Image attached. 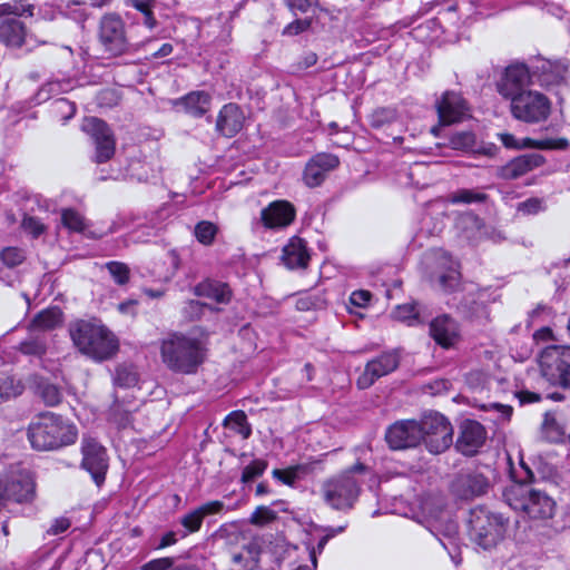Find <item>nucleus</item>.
I'll list each match as a JSON object with an SVG mask.
<instances>
[{"label": "nucleus", "mask_w": 570, "mask_h": 570, "mask_svg": "<svg viewBox=\"0 0 570 570\" xmlns=\"http://www.w3.org/2000/svg\"><path fill=\"white\" fill-rule=\"evenodd\" d=\"M68 333L78 353L96 363L109 361L119 352V338L98 317L71 321Z\"/></svg>", "instance_id": "1"}, {"label": "nucleus", "mask_w": 570, "mask_h": 570, "mask_svg": "<svg viewBox=\"0 0 570 570\" xmlns=\"http://www.w3.org/2000/svg\"><path fill=\"white\" fill-rule=\"evenodd\" d=\"M78 434V428L70 419L52 411L39 412L27 428V438L36 451H58L73 445Z\"/></svg>", "instance_id": "2"}, {"label": "nucleus", "mask_w": 570, "mask_h": 570, "mask_svg": "<svg viewBox=\"0 0 570 570\" xmlns=\"http://www.w3.org/2000/svg\"><path fill=\"white\" fill-rule=\"evenodd\" d=\"M205 348L200 341L183 334H173L163 342L161 357L171 371L193 374L205 360Z\"/></svg>", "instance_id": "3"}, {"label": "nucleus", "mask_w": 570, "mask_h": 570, "mask_svg": "<svg viewBox=\"0 0 570 570\" xmlns=\"http://www.w3.org/2000/svg\"><path fill=\"white\" fill-rule=\"evenodd\" d=\"M514 509L523 510L532 519H549L554 513V501L544 492L527 484H514L505 493Z\"/></svg>", "instance_id": "4"}, {"label": "nucleus", "mask_w": 570, "mask_h": 570, "mask_svg": "<svg viewBox=\"0 0 570 570\" xmlns=\"http://www.w3.org/2000/svg\"><path fill=\"white\" fill-rule=\"evenodd\" d=\"M364 470L365 466L358 463L351 470L325 481L322 487L324 501L334 509L351 508L360 491L358 484L351 473Z\"/></svg>", "instance_id": "5"}, {"label": "nucleus", "mask_w": 570, "mask_h": 570, "mask_svg": "<svg viewBox=\"0 0 570 570\" xmlns=\"http://www.w3.org/2000/svg\"><path fill=\"white\" fill-rule=\"evenodd\" d=\"M80 468L88 472L94 483L100 488L109 470V454L105 445L95 436L83 434L80 441Z\"/></svg>", "instance_id": "6"}, {"label": "nucleus", "mask_w": 570, "mask_h": 570, "mask_svg": "<svg viewBox=\"0 0 570 570\" xmlns=\"http://www.w3.org/2000/svg\"><path fill=\"white\" fill-rule=\"evenodd\" d=\"M549 99L537 90H527L510 99L511 115L523 122L537 124L546 120L550 115Z\"/></svg>", "instance_id": "7"}, {"label": "nucleus", "mask_w": 570, "mask_h": 570, "mask_svg": "<svg viewBox=\"0 0 570 570\" xmlns=\"http://www.w3.org/2000/svg\"><path fill=\"white\" fill-rule=\"evenodd\" d=\"M423 441L432 453H441L453 442V429L450 422L441 414L426 415L421 422Z\"/></svg>", "instance_id": "8"}, {"label": "nucleus", "mask_w": 570, "mask_h": 570, "mask_svg": "<svg viewBox=\"0 0 570 570\" xmlns=\"http://www.w3.org/2000/svg\"><path fill=\"white\" fill-rule=\"evenodd\" d=\"M82 130L95 141V163L105 164L109 161L116 151V139L108 124L97 117H88L83 120Z\"/></svg>", "instance_id": "9"}, {"label": "nucleus", "mask_w": 570, "mask_h": 570, "mask_svg": "<svg viewBox=\"0 0 570 570\" xmlns=\"http://www.w3.org/2000/svg\"><path fill=\"white\" fill-rule=\"evenodd\" d=\"M570 357V346L549 345L538 354L541 375L552 385H560Z\"/></svg>", "instance_id": "10"}, {"label": "nucleus", "mask_w": 570, "mask_h": 570, "mask_svg": "<svg viewBox=\"0 0 570 570\" xmlns=\"http://www.w3.org/2000/svg\"><path fill=\"white\" fill-rule=\"evenodd\" d=\"M531 73L524 63H512L508 66L497 82L498 92L505 99H512L514 96L529 90L531 85Z\"/></svg>", "instance_id": "11"}, {"label": "nucleus", "mask_w": 570, "mask_h": 570, "mask_svg": "<svg viewBox=\"0 0 570 570\" xmlns=\"http://www.w3.org/2000/svg\"><path fill=\"white\" fill-rule=\"evenodd\" d=\"M99 38L105 50L114 56L121 55L126 50L125 26L118 14L108 13L101 18Z\"/></svg>", "instance_id": "12"}, {"label": "nucleus", "mask_w": 570, "mask_h": 570, "mask_svg": "<svg viewBox=\"0 0 570 570\" xmlns=\"http://www.w3.org/2000/svg\"><path fill=\"white\" fill-rule=\"evenodd\" d=\"M6 499L18 504L31 503L36 498V480L27 470H20L3 481Z\"/></svg>", "instance_id": "13"}, {"label": "nucleus", "mask_w": 570, "mask_h": 570, "mask_svg": "<svg viewBox=\"0 0 570 570\" xmlns=\"http://www.w3.org/2000/svg\"><path fill=\"white\" fill-rule=\"evenodd\" d=\"M385 438L394 450L415 446L423 439L421 424L415 421L397 422L387 430Z\"/></svg>", "instance_id": "14"}, {"label": "nucleus", "mask_w": 570, "mask_h": 570, "mask_svg": "<svg viewBox=\"0 0 570 570\" xmlns=\"http://www.w3.org/2000/svg\"><path fill=\"white\" fill-rule=\"evenodd\" d=\"M397 366L399 356L395 353H384L366 364L364 372L357 379V386L367 389L377 379L393 372Z\"/></svg>", "instance_id": "15"}, {"label": "nucleus", "mask_w": 570, "mask_h": 570, "mask_svg": "<svg viewBox=\"0 0 570 570\" xmlns=\"http://www.w3.org/2000/svg\"><path fill=\"white\" fill-rule=\"evenodd\" d=\"M340 164L338 158L332 154H317L306 164L304 181L308 187L320 186L326 175Z\"/></svg>", "instance_id": "16"}, {"label": "nucleus", "mask_w": 570, "mask_h": 570, "mask_svg": "<svg viewBox=\"0 0 570 570\" xmlns=\"http://www.w3.org/2000/svg\"><path fill=\"white\" fill-rule=\"evenodd\" d=\"M295 208L287 200H275L261 213L262 223L266 228H283L295 219Z\"/></svg>", "instance_id": "17"}, {"label": "nucleus", "mask_w": 570, "mask_h": 570, "mask_svg": "<svg viewBox=\"0 0 570 570\" xmlns=\"http://www.w3.org/2000/svg\"><path fill=\"white\" fill-rule=\"evenodd\" d=\"M532 68L533 76L547 88L563 83L568 73V66L562 61L538 59Z\"/></svg>", "instance_id": "18"}, {"label": "nucleus", "mask_w": 570, "mask_h": 570, "mask_svg": "<svg viewBox=\"0 0 570 570\" xmlns=\"http://www.w3.org/2000/svg\"><path fill=\"white\" fill-rule=\"evenodd\" d=\"M485 440L484 428L475 421H465L461 425V434L456 448L465 455H473L482 446Z\"/></svg>", "instance_id": "19"}, {"label": "nucleus", "mask_w": 570, "mask_h": 570, "mask_svg": "<svg viewBox=\"0 0 570 570\" xmlns=\"http://www.w3.org/2000/svg\"><path fill=\"white\" fill-rule=\"evenodd\" d=\"M466 111L464 99L455 92H445L438 104V114L442 125L461 121L466 116Z\"/></svg>", "instance_id": "20"}, {"label": "nucleus", "mask_w": 570, "mask_h": 570, "mask_svg": "<svg viewBox=\"0 0 570 570\" xmlns=\"http://www.w3.org/2000/svg\"><path fill=\"white\" fill-rule=\"evenodd\" d=\"M544 161V157L540 154L521 155L500 167L498 175L503 179H517L534 168L542 166Z\"/></svg>", "instance_id": "21"}, {"label": "nucleus", "mask_w": 570, "mask_h": 570, "mask_svg": "<svg viewBox=\"0 0 570 570\" xmlns=\"http://www.w3.org/2000/svg\"><path fill=\"white\" fill-rule=\"evenodd\" d=\"M430 334L444 348L454 346L460 340L456 322L446 315L439 316L431 322Z\"/></svg>", "instance_id": "22"}, {"label": "nucleus", "mask_w": 570, "mask_h": 570, "mask_svg": "<svg viewBox=\"0 0 570 570\" xmlns=\"http://www.w3.org/2000/svg\"><path fill=\"white\" fill-rule=\"evenodd\" d=\"M245 116L236 104L225 105L217 117L216 129L226 137L235 136L244 125Z\"/></svg>", "instance_id": "23"}, {"label": "nucleus", "mask_w": 570, "mask_h": 570, "mask_svg": "<svg viewBox=\"0 0 570 570\" xmlns=\"http://www.w3.org/2000/svg\"><path fill=\"white\" fill-rule=\"evenodd\" d=\"M27 27L17 18L0 21V41L9 48H21L26 42Z\"/></svg>", "instance_id": "24"}, {"label": "nucleus", "mask_w": 570, "mask_h": 570, "mask_svg": "<svg viewBox=\"0 0 570 570\" xmlns=\"http://www.w3.org/2000/svg\"><path fill=\"white\" fill-rule=\"evenodd\" d=\"M499 138L501 142L507 148H535V149H567L569 146V141L566 138H557V139H542V140H533L531 138H525L521 144L517 141L513 135L503 132L499 134Z\"/></svg>", "instance_id": "25"}, {"label": "nucleus", "mask_w": 570, "mask_h": 570, "mask_svg": "<svg viewBox=\"0 0 570 570\" xmlns=\"http://www.w3.org/2000/svg\"><path fill=\"white\" fill-rule=\"evenodd\" d=\"M223 508L224 503L217 500L204 503L189 513L185 514L181 518L180 523L188 532H197L202 527L204 518L210 514L219 513Z\"/></svg>", "instance_id": "26"}, {"label": "nucleus", "mask_w": 570, "mask_h": 570, "mask_svg": "<svg viewBox=\"0 0 570 570\" xmlns=\"http://www.w3.org/2000/svg\"><path fill=\"white\" fill-rule=\"evenodd\" d=\"M309 255L302 238L293 237L283 249V262L288 268L306 267Z\"/></svg>", "instance_id": "27"}, {"label": "nucleus", "mask_w": 570, "mask_h": 570, "mask_svg": "<svg viewBox=\"0 0 570 570\" xmlns=\"http://www.w3.org/2000/svg\"><path fill=\"white\" fill-rule=\"evenodd\" d=\"M62 312L59 307H48L38 312L31 320L29 327L39 331H52L61 323Z\"/></svg>", "instance_id": "28"}, {"label": "nucleus", "mask_w": 570, "mask_h": 570, "mask_svg": "<svg viewBox=\"0 0 570 570\" xmlns=\"http://www.w3.org/2000/svg\"><path fill=\"white\" fill-rule=\"evenodd\" d=\"M195 294L213 299L216 303H227L230 299V291L227 285L214 281L199 283L195 287Z\"/></svg>", "instance_id": "29"}, {"label": "nucleus", "mask_w": 570, "mask_h": 570, "mask_svg": "<svg viewBox=\"0 0 570 570\" xmlns=\"http://www.w3.org/2000/svg\"><path fill=\"white\" fill-rule=\"evenodd\" d=\"M475 541L483 549H491L501 540L502 529L493 521L488 520L487 525L474 527Z\"/></svg>", "instance_id": "30"}, {"label": "nucleus", "mask_w": 570, "mask_h": 570, "mask_svg": "<svg viewBox=\"0 0 570 570\" xmlns=\"http://www.w3.org/2000/svg\"><path fill=\"white\" fill-rule=\"evenodd\" d=\"M180 104L185 110L195 117H200L209 109L210 97L204 91H194L185 96Z\"/></svg>", "instance_id": "31"}, {"label": "nucleus", "mask_w": 570, "mask_h": 570, "mask_svg": "<svg viewBox=\"0 0 570 570\" xmlns=\"http://www.w3.org/2000/svg\"><path fill=\"white\" fill-rule=\"evenodd\" d=\"M24 391L21 379L7 372H0V404L20 396Z\"/></svg>", "instance_id": "32"}, {"label": "nucleus", "mask_w": 570, "mask_h": 570, "mask_svg": "<svg viewBox=\"0 0 570 570\" xmlns=\"http://www.w3.org/2000/svg\"><path fill=\"white\" fill-rule=\"evenodd\" d=\"M224 426L239 434L244 440L248 439L252 433L247 416L243 411H233L229 413L224 420Z\"/></svg>", "instance_id": "33"}, {"label": "nucleus", "mask_w": 570, "mask_h": 570, "mask_svg": "<svg viewBox=\"0 0 570 570\" xmlns=\"http://www.w3.org/2000/svg\"><path fill=\"white\" fill-rule=\"evenodd\" d=\"M77 111V106L73 101L67 98H57L50 104V112L51 115L63 124L70 120Z\"/></svg>", "instance_id": "34"}, {"label": "nucleus", "mask_w": 570, "mask_h": 570, "mask_svg": "<svg viewBox=\"0 0 570 570\" xmlns=\"http://www.w3.org/2000/svg\"><path fill=\"white\" fill-rule=\"evenodd\" d=\"M39 396L46 406H58L63 399L61 390L52 383H42L38 386Z\"/></svg>", "instance_id": "35"}, {"label": "nucleus", "mask_w": 570, "mask_h": 570, "mask_svg": "<svg viewBox=\"0 0 570 570\" xmlns=\"http://www.w3.org/2000/svg\"><path fill=\"white\" fill-rule=\"evenodd\" d=\"M61 224L69 232L73 233H82L86 227L83 217L73 208L61 210Z\"/></svg>", "instance_id": "36"}, {"label": "nucleus", "mask_w": 570, "mask_h": 570, "mask_svg": "<svg viewBox=\"0 0 570 570\" xmlns=\"http://www.w3.org/2000/svg\"><path fill=\"white\" fill-rule=\"evenodd\" d=\"M18 351L23 355L42 357L47 353L43 340L32 337L19 343Z\"/></svg>", "instance_id": "37"}, {"label": "nucleus", "mask_w": 570, "mask_h": 570, "mask_svg": "<svg viewBox=\"0 0 570 570\" xmlns=\"http://www.w3.org/2000/svg\"><path fill=\"white\" fill-rule=\"evenodd\" d=\"M21 228L32 239L39 238L47 232V226L41 222L39 217L24 215L21 219Z\"/></svg>", "instance_id": "38"}, {"label": "nucleus", "mask_w": 570, "mask_h": 570, "mask_svg": "<svg viewBox=\"0 0 570 570\" xmlns=\"http://www.w3.org/2000/svg\"><path fill=\"white\" fill-rule=\"evenodd\" d=\"M562 429L554 417L546 415L541 426V435L548 442H559L562 439Z\"/></svg>", "instance_id": "39"}, {"label": "nucleus", "mask_w": 570, "mask_h": 570, "mask_svg": "<svg viewBox=\"0 0 570 570\" xmlns=\"http://www.w3.org/2000/svg\"><path fill=\"white\" fill-rule=\"evenodd\" d=\"M0 259L7 267L13 268L21 265L24 262L26 255L23 249L14 246H9L1 250Z\"/></svg>", "instance_id": "40"}, {"label": "nucleus", "mask_w": 570, "mask_h": 570, "mask_svg": "<svg viewBox=\"0 0 570 570\" xmlns=\"http://www.w3.org/2000/svg\"><path fill=\"white\" fill-rule=\"evenodd\" d=\"M194 233L197 240L207 246L213 244L217 234V227L210 222L203 220L196 225Z\"/></svg>", "instance_id": "41"}, {"label": "nucleus", "mask_w": 570, "mask_h": 570, "mask_svg": "<svg viewBox=\"0 0 570 570\" xmlns=\"http://www.w3.org/2000/svg\"><path fill=\"white\" fill-rule=\"evenodd\" d=\"M462 484L466 487L464 495H480L485 492L488 482L482 475H468L461 480Z\"/></svg>", "instance_id": "42"}, {"label": "nucleus", "mask_w": 570, "mask_h": 570, "mask_svg": "<svg viewBox=\"0 0 570 570\" xmlns=\"http://www.w3.org/2000/svg\"><path fill=\"white\" fill-rule=\"evenodd\" d=\"M487 199V195L483 193H478L471 189H461L449 196V202L452 204L464 203H481Z\"/></svg>", "instance_id": "43"}, {"label": "nucleus", "mask_w": 570, "mask_h": 570, "mask_svg": "<svg viewBox=\"0 0 570 570\" xmlns=\"http://www.w3.org/2000/svg\"><path fill=\"white\" fill-rule=\"evenodd\" d=\"M106 268L118 285H125L129 282V267L121 262L111 261L106 263Z\"/></svg>", "instance_id": "44"}, {"label": "nucleus", "mask_w": 570, "mask_h": 570, "mask_svg": "<svg viewBox=\"0 0 570 570\" xmlns=\"http://www.w3.org/2000/svg\"><path fill=\"white\" fill-rule=\"evenodd\" d=\"M475 144V136L470 131L458 132L450 139V145L453 149L468 150Z\"/></svg>", "instance_id": "45"}, {"label": "nucleus", "mask_w": 570, "mask_h": 570, "mask_svg": "<svg viewBox=\"0 0 570 570\" xmlns=\"http://www.w3.org/2000/svg\"><path fill=\"white\" fill-rule=\"evenodd\" d=\"M267 468V462L264 460H255L244 468L242 474L243 482H250L264 473Z\"/></svg>", "instance_id": "46"}, {"label": "nucleus", "mask_w": 570, "mask_h": 570, "mask_svg": "<svg viewBox=\"0 0 570 570\" xmlns=\"http://www.w3.org/2000/svg\"><path fill=\"white\" fill-rule=\"evenodd\" d=\"M276 519V513L267 507H258L252 514L249 522L254 525H265Z\"/></svg>", "instance_id": "47"}, {"label": "nucleus", "mask_w": 570, "mask_h": 570, "mask_svg": "<svg viewBox=\"0 0 570 570\" xmlns=\"http://www.w3.org/2000/svg\"><path fill=\"white\" fill-rule=\"evenodd\" d=\"M115 381L121 387H129L138 383V376L127 367H119L116 371Z\"/></svg>", "instance_id": "48"}, {"label": "nucleus", "mask_w": 570, "mask_h": 570, "mask_svg": "<svg viewBox=\"0 0 570 570\" xmlns=\"http://www.w3.org/2000/svg\"><path fill=\"white\" fill-rule=\"evenodd\" d=\"M393 317L397 321L407 322L409 324H412L417 317V312L414 305L404 304L395 308V311L393 312Z\"/></svg>", "instance_id": "49"}, {"label": "nucleus", "mask_w": 570, "mask_h": 570, "mask_svg": "<svg viewBox=\"0 0 570 570\" xmlns=\"http://www.w3.org/2000/svg\"><path fill=\"white\" fill-rule=\"evenodd\" d=\"M145 570H186V568L173 567L171 558H160L145 564Z\"/></svg>", "instance_id": "50"}, {"label": "nucleus", "mask_w": 570, "mask_h": 570, "mask_svg": "<svg viewBox=\"0 0 570 570\" xmlns=\"http://www.w3.org/2000/svg\"><path fill=\"white\" fill-rule=\"evenodd\" d=\"M311 26V21L308 19H298L289 24H287L284 30L283 35L286 36H296L305 30H307Z\"/></svg>", "instance_id": "51"}, {"label": "nucleus", "mask_w": 570, "mask_h": 570, "mask_svg": "<svg viewBox=\"0 0 570 570\" xmlns=\"http://www.w3.org/2000/svg\"><path fill=\"white\" fill-rule=\"evenodd\" d=\"M297 466L288 468L285 470L275 469L273 475L284 482L285 484L292 485L297 478Z\"/></svg>", "instance_id": "52"}, {"label": "nucleus", "mask_w": 570, "mask_h": 570, "mask_svg": "<svg viewBox=\"0 0 570 570\" xmlns=\"http://www.w3.org/2000/svg\"><path fill=\"white\" fill-rule=\"evenodd\" d=\"M395 119V112L391 109H379L372 116L373 125L376 127L383 126Z\"/></svg>", "instance_id": "53"}, {"label": "nucleus", "mask_w": 570, "mask_h": 570, "mask_svg": "<svg viewBox=\"0 0 570 570\" xmlns=\"http://www.w3.org/2000/svg\"><path fill=\"white\" fill-rule=\"evenodd\" d=\"M519 210L524 214H537L541 209H543V202L540 198H530L521 204H519Z\"/></svg>", "instance_id": "54"}, {"label": "nucleus", "mask_w": 570, "mask_h": 570, "mask_svg": "<svg viewBox=\"0 0 570 570\" xmlns=\"http://www.w3.org/2000/svg\"><path fill=\"white\" fill-rule=\"evenodd\" d=\"M371 293L368 291H355L351 294L350 302L354 306L365 307L371 301Z\"/></svg>", "instance_id": "55"}, {"label": "nucleus", "mask_w": 570, "mask_h": 570, "mask_svg": "<svg viewBox=\"0 0 570 570\" xmlns=\"http://www.w3.org/2000/svg\"><path fill=\"white\" fill-rule=\"evenodd\" d=\"M139 301L128 299L118 304V312L122 315L136 316L138 314Z\"/></svg>", "instance_id": "56"}, {"label": "nucleus", "mask_w": 570, "mask_h": 570, "mask_svg": "<svg viewBox=\"0 0 570 570\" xmlns=\"http://www.w3.org/2000/svg\"><path fill=\"white\" fill-rule=\"evenodd\" d=\"M232 559H233V562L236 564L245 561V567L248 569H252L256 563V557L250 550H246L245 553L244 552L234 553Z\"/></svg>", "instance_id": "57"}, {"label": "nucleus", "mask_w": 570, "mask_h": 570, "mask_svg": "<svg viewBox=\"0 0 570 570\" xmlns=\"http://www.w3.org/2000/svg\"><path fill=\"white\" fill-rule=\"evenodd\" d=\"M553 332L550 327H541L533 333L535 344L548 343L554 341Z\"/></svg>", "instance_id": "58"}, {"label": "nucleus", "mask_w": 570, "mask_h": 570, "mask_svg": "<svg viewBox=\"0 0 570 570\" xmlns=\"http://www.w3.org/2000/svg\"><path fill=\"white\" fill-rule=\"evenodd\" d=\"M459 278L460 273L456 269H451L446 275L440 277V283L444 289H451L459 283Z\"/></svg>", "instance_id": "59"}, {"label": "nucleus", "mask_w": 570, "mask_h": 570, "mask_svg": "<svg viewBox=\"0 0 570 570\" xmlns=\"http://www.w3.org/2000/svg\"><path fill=\"white\" fill-rule=\"evenodd\" d=\"M33 10H35V7H33V4H30V3H27V4L14 3V6H11V14H16V16L32 17Z\"/></svg>", "instance_id": "60"}, {"label": "nucleus", "mask_w": 570, "mask_h": 570, "mask_svg": "<svg viewBox=\"0 0 570 570\" xmlns=\"http://www.w3.org/2000/svg\"><path fill=\"white\" fill-rule=\"evenodd\" d=\"M285 2L292 11L306 12L311 7L308 0H285Z\"/></svg>", "instance_id": "61"}, {"label": "nucleus", "mask_w": 570, "mask_h": 570, "mask_svg": "<svg viewBox=\"0 0 570 570\" xmlns=\"http://www.w3.org/2000/svg\"><path fill=\"white\" fill-rule=\"evenodd\" d=\"M177 542L176 533L174 531H169L165 533L158 544L155 546V549H164L166 547L173 546Z\"/></svg>", "instance_id": "62"}, {"label": "nucleus", "mask_w": 570, "mask_h": 570, "mask_svg": "<svg viewBox=\"0 0 570 570\" xmlns=\"http://www.w3.org/2000/svg\"><path fill=\"white\" fill-rule=\"evenodd\" d=\"M70 527V522L67 519L56 520L55 523L50 527L49 533L51 534H60L68 530Z\"/></svg>", "instance_id": "63"}, {"label": "nucleus", "mask_w": 570, "mask_h": 570, "mask_svg": "<svg viewBox=\"0 0 570 570\" xmlns=\"http://www.w3.org/2000/svg\"><path fill=\"white\" fill-rule=\"evenodd\" d=\"M518 396L521 403H533L540 400V395L532 392H520Z\"/></svg>", "instance_id": "64"}]
</instances>
